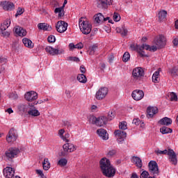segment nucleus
Listing matches in <instances>:
<instances>
[{
  "instance_id": "nucleus-24",
  "label": "nucleus",
  "mask_w": 178,
  "mask_h": 178,
  "mask_svg": "<svg viewBox=\"0 0 178 178\" xmlns=\"http://www.w3.org/2000/svg\"><path fill=\"white\" fill-rule=\"evenodd\" d=\"M39 30H43V31H51L52 26L47 23H40L38 24Z\"/></svg>"
},
{
  "instance_id": "nucleus-4",
  "label": "nucleus",
  "mask_w": 178,
  "mask_h": 178,
  "mask_svg": "<svg viewBox=\"0 0 178 178\" xmlns=\"http://www.w3.org/2000/svg\"><path fill=\"white\" fill-rule=\"evenodd\" d=\"M79 28L83 34L87 35L91 33L92 26L88 21H83V17H81L79 21Z\"/></svg>"
},
{
  "instance_id": "nucleus-23",
  "label": "nucleus",
  "mask_w": 178,
  "mask_h": 178,
  "mask_svg": "<svg viewBox=\"0 0 178 178\" xmlns=\"http://www.w3.org/2000/svg\"><path fill=\"white\" fill-rule=\"evenodd\" d=\"M31 106H30V104H21L18 106V110L19 112H22V113H29V111H30V108Z\"/></svg>"
},
{
  "instance_id": "nucleus-12",
  "label": "nucleus",
  "mask_w": 178,
  "mask_h": 178,
  "mask_svg": "<svg viewBox=\"0 0 178 178\" xmlns=\"http://www.w3.org/2000/svg\"><path fill=\"white\" fill-rule=\"evenodd\" d=\"M114 134L117 136L118 144H123L124 138L127 137V133H126V131H120L119 129L115 130Z\"/></svg>"
},
{
  "instance_id": "nucleus-42",
  "label": "nucleus",
  "mask_w": 178,
  "mask_h": 178,
  "mask_svg": "<svg viewBox=\"0 0 178 178\" xmlns=\"http://www.w3.org/2000/svg\"><path fill=\"white\" fill-rule=\"evenodd\" d=\"M177 67H174L170 70V73H171V76H172V77H176L177 76Z\"/></svg>"
},
{
  "instance_id": "nucleus-6",
  "label": "nucleus",
  "mask_w": 178,
  "mask_h": 178,
  "mask_svg": "<svg viewBox=\"0 0 178 178\" xmlns=\"http://www.w3.org/2000/svg\"><path fill=\"white\" fill-rule=\"evenodd\" d=\"M45 51L51 56H56V55H62V54H65V50L60 49L59 46L56 47V48L51 46H47L45 48Z\"/></svg>"
},
{
  "instance_id": "nucleus-8",
  "label": "nucleus",
  "mask_w": 178,
  "mask_h": 178,
  "mask_svg": "<svg viewBox=\"0 0 178 178\" xmlns=\"http://www.w3.org/2000/svg\"><path fill=\"white\" fill-rule=\"evenodd\" d=\"M144 70L141 67H136L133 70L132 76L135 81H140L144 76Z\"/></svg>"
},
{
  "instance_id": "nucleus-57",
  "label": "nucleus",
  "mask_w": 178,
  "mask_h": 178,
  "mask_svg": "<svg viewBox=\"0 0 178 178\" xmlns=\"http://www.w3.org/2000/svg\"><path fill=\"white\" fill-rule=\"evenodd\" d=\"M70 134H65L64 138L63 139V141H65V143H69V137H70Z\"/></svg>"
},
{
  "instance_id": "nucleus-41",
  "label": "nucleus",
  "mask_w": 178,
  "mask_h": 178,
  "mask_svg": "<svg viewBox=\"0 0 178 178\" xmlns=\"http://www.w3.org/2000/svg\"><path fill=\"white\" fill-rule=\"evenodd\" d=\"M97 118H97L94 115H91L89 118L90 123H91L92 124H95L97 126Z\"/></svg>"
},
{
  "instance_id": "nucleus-63",
  "label": "nucleus",
  "mask_w": 178,
  "mask_h": 178,
  "mask_svg": "<svg viewBox=\"0 0 178 178\" xmlns=\"http://www.w3.org/2000/svg\"><path fill=\"white\" fill-rule=\"evenodd\" d=\"M159 78V76H152V81L154 83H158V79Z\"/></svg>"
},
{
  "instance_id": "nucleus-59",
  "label": "nucleus",
  "mask_w": 178,
  "mask_h": 178,
  "mask_svg": "<svg viewBox=\"0 0 178 178\" xmlns=\"http://www.w3.org/2000/svg\"><path fill=\"white\" fill-rule=\"evenodd\" d=\"M63 10L61 9V8H56V9L54 10V13H60L63 11Z\"/></svg>"
},
{
  "instance_id": "nucleus-26",
  "label": "nucleus",
  "mask_w": 178,
  "mask_h": 178,
  "mask_svg": "<svg viewBox=\"0 0 178 178\" xmlns=\"http://www.w3.org/2000/svg\"><path fill=\"white\" fill-rule=\"evenodd\" d=\"M168 15V11L165 10H161L158 13L159 22L162 23V22H165L166 20V16Z\"/></svg>"
},
{
  "instance_id": "nucleus-37",
  "label": "nucleus",
  "mask_w": 178,
  "mask_h": 178,
  "mask_svg": "<svg viewBox=\"0 0 178 178\" xmlns=\"http://www.w3.org/2000/svg\"><path fill=\"white\" fill-rule=\"evenodd\" d=\"M168 97H169V98H170V101H172V102H173V101H175V102H176V101H177V95H176V93H175V92H170L169 95H168Z\"/></svg>"
},
{
  "instance_id": "nucleus-53",
  "label": "nucleus",
  "mask_w": 178,
  "mask_h": 178,
  "mask_svg": "<svg viewBox=\"0 0 178 178\" xmlns=\"http://www.w3.org/2000/svg\"><path fill=\"white\" fill-rule=\"evenodd\" d=\"M133 124H135L136 126H138L140 123H141V121H140V119H134L132 122Z\"/></svg>"
},
{
  "instance_id": "nucleus-43",
  "label": "nucleus",
  "mask_w": 178,
  "mask_h": 178,
  "mask_svg": "<svg viewBox=\"0 0 178 178\" xmlns=\"http://www.w3.org/2000/svg\"><path fill=\"white\" fill-rule=\"evenodd\" d=\"M119 128L120 130H126L127 129V122H122L119 124Z\"/></svg>"
},
{
  "instance_id": "nucleus-58",
  "label": "nucleus",
  "mask_w": 178,
  "mask_h": 178,
  "mask_svg": "<svg viewBox=\"0 0 178 178\" xmlns=\"http://www.w3.org/2000/svg\"><path fill=\"white\" fill-rule=\"evenodd\" d=\"M51 3H52L54 8H58L59 6V3L56 1H52Z\"/></svg>"
},
{
  "instance_id": "nucleus-54",
  "label": "nucleus",
  "mask_w": 178,
  "mask_h": 178,
  "mask_svg": "<svg viewBox=\"0 0 178 178\" xmlns=\"http://www.w3.org/2000/svg\"><path fill=\"white\" fill-rule=\"evenodd\" d=\"M8 62V59L6 58L3 57L2 56H0V63L5 64Z\"/></svg>"
},
{
  "instance_id": "nucleus-50",
  "label": "nucleus",
  "mask_w": 178,
  "mask_h": 178,
  "mask_svg": "<svg viewBox=\"0 0 178 178\" xmlns=\"http://www.w3.org/2000/svg\"><path fill=\"white\" fill-rule=\"evenodd\" d=\"M84 47V45H83V43L79 42L75 45V49H83Z\"/></svg>"
},
{
  "instance_id": "nucleus-2",
  "label": "nucleus",
  "mask_w": 178,
  "mask_h": 178,
  "mask_svg": "<svg viewBox=\"0 0 178 178\" xmlns=\"http://www.w3.org/2000/svg\"><path fill=\"white\" fill-rule=\"evenodd\" d=\"M130 49L131 51H137L138 54L142 57V58H147L148 57V55L144 54L145 51L144 49H146V51H150L152 52H155L156 51V47L155 46H149L147 44H143L142 46H139L138 44H131L130 45Z\"/></svg>"
},
{
  "instance_id": "nucleus-27",
  "label": "nucleus",
  "mask_w": 178,
  "mask_h": 178,
  "mask_svg": "<svg viewBox=\"0 0 178 178\" xmlns=\"http://www.w3.org/2000/svg\"><path fill=\"white\" fill-rule=\"evenodd\" d=\"M94 20L95 23H97V24H102V23H104V15L101 13L95 15Z\"/></svg>"
},
{
  "instance_id": "nucleus-60",
  "label": "nucleus",
  "mask_w": 178,
  "mask_h": 178,
  "mask_svg": "<svg viewBox=\"0 0 178 178\" xmlns=\"http://www.w3.org/2000/svg\"><path fill=\"white\" fill-rule=\"evenodd\" d=\"M65 16V11L63 10L60 13H58V19Z\"/></svg>"
},
{
  "instance_id": "nucleus-9",
  "label": "nucleus",
  "mask_w": 178,
  "mask_h": 178,
  "mask_svg": "<svg viewBox=\"0 0 178 178\" xmlns=\"http://www.w3.org/2000/svg\"><path fill=\"white\" fill-rule=\"evenodd\" d=\"M108 88L106 87H102L100 88L95 94V98L96 99H97L98 101H102V99H104L106 97V95H108Z\"/></svg>"
},
{
  "instance_id": "nucleus-3",
  "label": "nucleus",
  "mask_w": 178,
  "mask_h": 178,
  "mask_svg": "<svg viewBox=\"0 0 178 178\" xmlns=\"http://www.w3.org/2000/svg\"><path fill=\"white\" fill-rule=\"evenodd\" d=\"M156 155H168L170 156V162L172 165H177V155L176 154V152L172 149H164V150H157L155 151Z\"/></svg>"
},
{
  "instance_id": "nucleus-18",
  "label": "nucleus",
  "mask_w": 178,
  "mask_h": 178,
  "mask_svg": "<svg viewBox=\"0 0 178 178\" xmlns=\"http://www.w3.org/2000/svg\"><path fill=\"white\" fill-rule=\"evenodd\" d=\"M3 176L6 178H12L15 176V169L10 167H6L3 170Z\"/></svg>"
},
{
  "instance_id": "nucleus-17",
  "label": "nucleus",
  "mask_w": 178,
  "mask_h": 178,
  "mask_svg": "<svg viewBox=\"0 0 178 178\" xmlns=\"http://www.w3.org/2000/svg\"><path fill=\"white\" fill-rule=\"evenodd\" d=\"M131 96L135 101H140L144 98V92L141 90H135L133 91Z\"/></svg>"
},
{
  "instance_id": "nucleus-20",
  "label": "nucleus",
  "mask_w": 178,
  "mask_h": 178,
  "mask_svg": "<svg viewBox=\"0 0 178 178\" xmlns=\"http://www.w3.org/2000/svg\"><path fill=\"white\" fill-rule=\"evenodd\" d=\"M34 105H35V103H29V106L31 107L28 111V115H30L31 116H40V111L35 109Z\"/></svg>"
},
{
  "instance_id": "nucleus-34",
  "label": "nucleus",
  "mask_w": 178,
  "mask_h": 178,
  "mask_svg": "<svg viewBox=\"0 0 178 178\" xmlns=\"http://www.w3.org/2000/svg\"><path fill=\"white\" fill-rule=\"evenodd\" d=\"M117 153L118 150L116 149H111L107 152L106 156L107 158H113Z\"/></svg>"
},
{
  "instance_id": "nucleus-13",
  "label": "nucleus",
  "mask_w": 178,
  "mask_h": 178,
  "mask_svg": "<svg viewBox=\"0 0 178 178\" xmlns=\"http://www.w3.org/2000/svg\"><path fill=\"white\" fill-rule=\"evenodd\" d=\"M155 44L156 47H154L156 49H161V48H163L166 45V38L163 35H160L159 38H156Z\"/></svg>"
},
{
  "instance_id": "nucleus-40",
  "label": "nucleus",
  "mask_w": 178,
  "mask_h": 178,
  "mask_svg": "<svg viewBox=\"0 0 178 178\" xmlns=\"http://www.w3.org/2000/svg\"><path fill=\"white\" fill-rule=\"evenodd\" d=\"M98 49V46L96 44H93L92 47L89 48L90 55H94L95 54V51Z\"/></svg>"
},
{
  "instance_id": "nucleus-52",
  "label": "nucleus",
  "mask_w": 178,
  "mask_h": 178,
  "mask_svg": "<svg viewBox=\"0 0 178 178\" xmlns=\"http://www.w3.org/2000/svg\"><path fill=\"white\" fill-rule=\"evenodd\" d=\"M70 60H72L73 62H80V58H79L78 57H72L70 56L69 57Z\"/></svg>"
},
{
  "instance_id": "nucleus-29",
  "label": "nucleus",
  "mask_w": 178,
  "mask_h": 178,
  "mask_svg": "<svg viewBox=\"0 0 178 178\" xmlns=\"http://www.w3.org/2000/svg\"><path fill=\"white\" fill-rule=\"evenodd\" d=\"M15 31L16 34H18L19 37H25L27 34V31H26L25 29H24L22 27L17 26L15 28Z\"/></svg>"
},
{
  "instance_id": "nucleus-33",
  "label": "nucleus",
  "mask_w": 178,
  "mask_h": 178,
  "mask_svg": "<svg viewBox=\"0 0 178 178\" xmlns=\"http://www.w3.org/2000/svg\"><path fill=\"white\" fill-rule=\"evenodd\" d=\"M134 162L137 168H143V161L138 156H134Z\"/></svg>"
},
{
  "instance_id": "nucleus-51",
  "label": "nucleus",
  "mask_w": 178,
  "mask_h": 178,
  "mask_svg": "<svg viewBox=\"0 0 178 178\" xmlns=\"http://www.w3.org/2000/svg\"><path fill=\"white\" fill-rule=\"evenodd\" d=\"M24 11L23 10V9L19 8L18 10L17 11V13L15 14V17H17V16H20V15H23V13Z\"/></svg>"
},
{
  "instance_id": "nucleus-32",
  "label": "nucleus",
  "mask_w": 178,
  "mask_h": 178,
  "mask_svg": "<svg viewBox=\"0 0 178 178\" xmlns=\"http://www.w3.org/2000/svg\"><path fill=\"white\" fill-rule=\"evenodd\" d=\"M77 80L79 83H82L83 84H86V83H87V77L84 74H79L77 76Z\"/></svg>"
},
{
  "instance_id": "nucleus-45",
  "label": "nucleus",
  "mask_w": 178,
  "mask_h": 178,
  "mask_svg": "<svg viewBox=\"0 0 178 178\" xmlns=\"http://www.w3.org/2000/svg\"><path fill=\"white\" fill-rule=\"evenodd\" d=\"M127 33H129V31H127V29H126V27H124V26H122V27L121 35L122 37H126V35H127Z\"/></svg>"
},
{
  "instance_id": "nucleus-19",
  "label": "nucleus",
  "mask_w": 178,
  "mask_h": 178,
  "mask_svg": "<svg viewBox=\"0 0 178 178\" xmlns=\"http://www.w3.org/2000/svg\"><path fill=\"white\" fill-rule=\"evenodd\" d=\"M0 5L4 10H13L15 9V4L10 1H1Z\"/></svg>"
},
{
  "instance_id": "nucleus-46",
  "label": "nucleus",
  "mask_w": 178,
  "mask_h": 178,
  "mask_svg": "<svg viewBox=\"0 0 178 178\" xmlns=\"http://www.w3.org/2000/svg\"><path fill=\"white\" fill-rule=\"evenodd\" d=\"M148 176H149V173L147 171L144 170L141 174L140 177V178H149Z\"/></svg>"
},
{
  "instance_id": "nucleus-36",
  "label": "nucleus",
  "mask_w": 178,
  "mask_h": 178,
  "mask_svg": "<svg viewBox=\"0 0 178 178\" xmlns=\"http://www.w3.org/2000/svg\"><path fill=\"white\" fill-rule=\"evenodd\" d=\"M58 166H60V168H63L64 166H66V165H67V159L65 158L60 159L58 161Z\"/></svg>"
},
{
  "instance_id": "nucleus-10",
  "label": "nucleus",
  "mask_w": 178,
  "mask_h": 178,
  "mask_svg": "<svg viewBox=\"0 0 178 178\" xmlns=\"http://www.w3.org/2000/svg\"><path fill=\"white\" fill-rule=\"evenodd\" d=\"M20 152L19 148L17 147H10L7 151L5 152V156L7 159H13L15 158L16 155Z\"/></svg>"
},
{
  "instance_id": "nucleus-30",
  "label": "nucleus",
  "mask_w": 178,
  "mask_h": 178,
  "mask_svg": "<svg viewBox=\"0 0 178 178\" xmlns=\"http://www.w3.org/2000/svg\"><path fill=\"white\" fill-rule=\"evenodd\" d=\"M22 42L27 48H34V43H33V42L27 38H24Z\"/></svg>"
},
{
  "instance_id": "nucleus-1",
  "label": "nucleus",
  "mask_w": 178,
  "mask_h": 178,
  "mask_svg": "<svg viewBox=\"0 0 178 178\" xmlns=\"http://www.w3.org/2000/svg\"><path fill=\"white\" fill-rule=\"evenodd\" d=\"M100 169L106 177H113L116 175V169L111 165V161L106 158H103L99 161Z\"/></svg>"
},
{
  "instance_id": "nucleus-25",
  "label": "nucleus",
  "mask_w": 178,
  "mask_h": 178,
  "mask_svg": "<svg viewBox=\"0 0 178 178\" xmlns=\"http://www.w3.org/2000/svg\"><path fill=\"white\" fill-rule=\"evenodd\" d=\"M147 118H153L154 115H156L158 108L149 106L147 108Z\"/></svg>"
},
{
  "instance_id": "nucleus-38",
  "label": "nucleus",
  "mask_w": 178,
  "mask_h": 178,
  "mask_svg": "<svg viewBox=\"0 0 178 178\" xmlns=\"http://www.w3.org/2000/svg\"><path fill=\"white\" fill-rule=\"evenodd\" d=\"M129 60H130V54L128 51H126L122 56V60L123 62H129Z\"/></svg>"
},
{
  "instance_id": "nucleus-28",
  "label": "nucleus",
  "mask_w": 178,
  "mask_h": 178,
  "mask_svg": "<svg viewBox=\"0 0 178 178\" xmlns=\"http://www.w3.org/2000/svg\"><path fill=\"white\" fill-rule=\"evenodd\" d=\"M172 120L168 117H165L161 119L159 122V123L162 126H170V124H172Z\"/></svg>"
},
{
  "instance_id": "nucleus-61",
  "label": "nucleus",
  "mask_w": 178,
  "mask_h": 178,
  "mask_svg": "<svg viewBox=\"0 0 178 178\" xmlns=\"http://www.w3.org/2000/svg\"><path fill=\"white\" fill-rule=\"evenodd\" d=\"M172 43L175 45V47H177V45H178V39L177 38L174 39L172 40Z\"/></svg>"
},
{
  "instance_id": "nucleus-64",
  "label": "nucleus",
  "mask_w": 178,
  "mask_h": 178,
  "mask_svg": "<svg viewBox=\"0 0 178 178\" xmlns=\"http://www.w3.org/2000/svg\"><path fill=\"white\" fill-rule=\"evenodd\" d=\"M131 178H138V175H137V174H136V173H133L131 175Z\"/></svg>"
},
{
  "instance_id": "nucleus-39",
  "label": "nucleus",
  "mask_w": 178,
  "mask_h": 178,
  "mask_svg": "<svg viewBox=\"0 0 178 178\" xmlns=\"http://www.w3.org/2000/svg\"><path fill=\"white\" fill-rule=\"evenodd\" d=\"M113 119H115V111H111L108 113L107 121L108 120L111 121Z\"/></svg>"
},
{
  "instance_id": "nucleus-15",
  "label": "nucleus",
  "mask_w": 178,
  "mask_h": 178,
  "mask_svg": "<svg viewBox=\"0 0 178 178\" xmlns=\"http://www.w3.org/2000/svg\"><path fill=\"white\" fill-rule=\"evenodd\" d=\"M67 26L69 24L65 21H58L56 25V29L58 33H65L67 30Z\"/></svg>"
},
{
  "instance_id": "nucleus-44",
  "label": "nucleus",
  "mask_w": 178,
  "mask_h": 178,
  "mask_svg": "<svg viewBox=\"0 0 178 178\" xmlns=\"http://www.w3.org/2000/svg\"><path fill=\"white\" fill-rule=\"evenodd\" d=\"M113 19L114 22H120V15L118 13H114Z\"/></svg>"
},
{
  "instance_id": "nucleus-35",
  "label": "nucleus",
  "mask_w": 178,
  "mask_h": 178,
  "mask_svg": "<svg viewBox=\"0 0 178 178\" xmlns=\"http://www.w3.org/2000/svg\"><path fill=\"white\" fill-rule=\"evenodd\" d=\"M160 131L162 134H168L169 133H172V129L168 127H163L160 129Z\"/></svg>"
},
{
  "instance_id": "nucleus-5",
  "label": "nucleus",
  "mask_w": 178,
  "mask_h": 178,
  "mask_svg": "<svg viewBox=\"0 0 178 178\" xmlns=\"http://www.w3.org/2000/svg\"><path fill=\"white\" fill-rule=\"evenodd\" d=\"M76 151V146L72 143H65L63 145V149L58 153L59 156H67L69 153Z\"/></svg>"
},
{
  "instance_id": "nucleus-11",
  "label": "nucleus",
  "mask_w": 178,
  "mask_h": 178,
  "mask_svg": "<svg viewBox=\"0 0 178 178\" xmlns=\"http://www.w3.org/2000/svg\"><path fill=\"white\" fill-rule=\"evenodd\" d=\"M17 137H19L17 135V131L15 129V128H12L7 135L6 140L8 143H12L13 141H16V140H17Z\"/></svg>"
},
{
  "instance_id": "nucleus-7",
  "label": "nucleus",
  "mask_w": 178,
  "mask_h": 178,
  "mask_svg": "<svg viewBox=\"0 0 178 178\" xmlns=\"http://www.w3.org/2000/svg\"><path fill=\"white\" fill-rule=\"evenodd\" d=\"M149 172L152 176H159V168L158 167V163L155 161H149L148 164Z\"/></svg>"
},
{
  "instance_id": "nucleus-31",
  "label": "nucleus",
  "mask_w": 178,
  "mask_h": 178,
  "mask_svg": "<svg viewBox=\"0 0 178 178\" xmlns=\"http://www.w3.org/2000/svg\"><path fill=\"white\" fill-rule=\"evenodd\" d=\"M9 26H10V19H6L3 22L0 27L1 31H5V30L9 27Z\"/></svg>"
},
{
  "instance_id": "nucleus-21",
  "label": "nucleus",
  "mask_w": 178,
  "mask_h": 178,
  "mask_svg": "<svg viewBox=\"0 0 178 178\" xmlns=\"http://www.w3.org/2000/svg\"><path fill=\"white\" fill-rule=\"evenodd\" d=\"M97 134L99 137H101L102 140H108L109 138V135L108 132L104 129H99L97 130Z\"/></svg>"
},
{
  "instance_id": "nucleus-56",
  "label": "nucleus",
  "mask_w": 178,
  "mask_h": 178,
  "mask_svg": "<svg viewBox=\"0 0 178 178\" xmlns=\"http://www.w3.org/2000/svg\"><path fill=\"white\" fill-rule=\"evenodd\" d=\"M35 172L37 173V175H39V176H40L41 177H44V173L42 172V170H35Z\"/></svg>"
},
{
  "instance_id": "nucleus-14",
  "label": "nucleus",
  "mask_w": 178,
  "mask_h": 178,
  "mask_svg": "<svg viewBox=\"0 0 178 178\" xmlns=\"http://www.w3.org/2000/svg\"><path fill=\"white\" fill-rule=\"evenodd\" d=\"M113 3V0H97V5L99 9H108Z\"/></svg>"
},
{
  "instance_id": "nucleus-47",
  "label": "nucleus",
  "mask_w": 178,
  "mask_h": 178,
  "mask_svg": "<svg viewBox=\"0 0 178 178\" xmlns=\"http://www.w3.org/2000/svg\"><path fill=\"white\" fill-rule=\"evenodd\" d=\"M56 38L54 35H49L47 38L48 42H55Z\"/></svg>"
},
{
  "instance_id": "nucleus-48",
  "label": "nucleus",
  "mask_w": 178,
  "mask_h": 178,
  "mask_svg": "<svg viewBox=\"0 0 178 178\" xmlns=\"http://www.w3.org/2000/svg\"><path fill=\"white\" fill-rule=\"evenodd\" d=\"M65 134V129H62L58 131V136H60V138L64 139L65 136L63 134Z\"/></svg>"
},
{
  "instance_id": "nucleus-49",
  "label": "nucleus",
  "mask_w": 178,
  "mask_h": 178,
  "mask_svg": "<svg viewBox=\"0 0 178 178\" xmlns=\"http://www.w3.org/2000/svg\"><path fill=\"white\" fill-rule=\"evenodd\" d=\"M44 170H49V168H51V163L45 164L42 163Z\"/></svg>"
},
{
  "instance_id": "nucleus-22",
  "label": "nucleus",
  "mask_w": 178,
  "mask_h": 178,
  "mask_svg": "<svg viewBox=\"0 0 178 178\" xmlns=\"http://www.w3.org/2000/svg\"><path fill=\"white\" fill-rule=\"evenodd\" d=\"M108 123V118L106 116H100L97 118V121L96 123V126H99V127L102 126H105Z\"/></svg>"
},
{
  "instance_id": "nucleus-55",
  "label": "nucleus",
  "mask_w": 178,
  "mask_h": 178,
  "mask_svg": "<svg viewBox=\"0 0 178 178\" xmlns=\"http://www.w3.org/2000/svg\"><path fill=\"white\" fill-rule=\"evenodd\" d=\"M1 31V34L3 35V37H9V35H10V33L8 31Z\"/></svg>"
},
{
  "instance_id": "nucleus-16",
  "label": "nucleus",
  "mask_w": 178,
  "mask_h": 178,
  "mask_svg": "<svg viewBox=\"0 0 178 178\" xmlns=\"http://www.w3.org/2000/svg\"><path fill=\"white\" fill-rule=\"evenodd\" d=\"M24 97L26 101L31 102L38 98V94L34 91H30L25 94Z\"/></svg>"
},
{
  "instance_id": "nucleus-62",
  "label": "nucleus",
  "mask_w": 178,
  "mask_h": 178,
  "mask_svg": "<svg viewBox=\"0 0 178 178\" xmlns=\"http://www.w3.org/2000/svg\"><path fill=\"white\" fill-rule=\"evenodd\" d=\"M80 72L81 73H86V67H84L83 65L80 67Z\"/></svg>"
}]
</instances>
